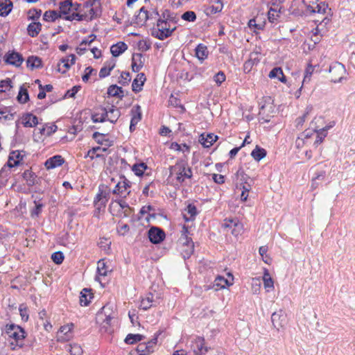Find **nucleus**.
Instances as JSON below:
<instances>
[{"label": "nucleus", "mask_w": 355, "mask_h": 355, "mask_svg": "<svg viewBox=\"0 0 355 355\" xmlns=\"http://www.w3.org/2000/svg\"><path fill=\"white\" fill-rule=\"evenodd\" d=\"M170 176L175 175L179 183H182L186 179L191 178L193 173L191 168L184 160H178L176 164L169 168Z\"/></svg>", "instance_id": "nucleus-1"}, {"label": "nucleus", "mask_w": 355, "mask_h": 355, "mask_svg": "<svg viewBox=\"0 0 355 355\" xmlns=\"http://www.w3.org/2000/svg\"><path fill=\"white\" fill-rule=\"evenodd\" d=\"M6 332L10 338L14 340V342L12 341L10 343L12 349H15L17 347H22V342L25 338V331L21 327L14 324H7Z\"/></svg>", "instance_id": "nucleus-2"}, {"label": "nucleus", "mask_w": 355, "mask_h": 355, "mask_svg": "<svg viewBox=\"0 0 355 355\" xmlns=\"http://www.w3.org/2000/svg\"><path fill=\"white\" fill-rule=\"evenodd\" d=\"M159 16V13L157 9L153 10V11L149 13L145 7L143 6L139 9L138 14L135 15L132 23L136 24L138 26H143L148 19L156 18Z\"/></svg>", "instance_id": "nucleus-3"}, {"label": "nucleus", "mask_w": 355, "mask_h": 355, "mask_svg": "<svg viewBox=\"0 0 355 355\" xmlns=\"http://www.w3.org/2000/svg\"><path fill=\"white\" fill-rule=\"evenodd\" d=\"M329 71L331 76V81L334 83L341 82L346 73L345 66L338 62H334L331 64Z\"/></svg>", "instance_id": "nucleus-4"}, {"label": "nucleus", "mask_w": 355, "mask_h": 355, "mask_svg": "<svg viewBox=\"0 0 355 355\" xmlns=\"http://www.w3.org/2000/svg\"><path fill=\"white\" fill-rule=\"evenodd\" d=\"M179 21V17L177 13L171 11L168 9L162 10L161 15H159V19L157 21V26H160L162 24L167 25L171 23L177 24Z\"/></svg>", "instance_id": "nucleus-5"}, {"label": "nucleus", "mask_w": 355, "mask_h": 355, "mask_svg": "<svg viewBox=\"0 0 355 355\" xmlns=\"http://www.w3.org/2000/svg\"><path fill=\"white\" fill-rule=\"evenodd\" d=\"M271 321L273 327L279 331L286 325L287 315L284 310L279 309L272 314Z\"/></svg>", "instance_id": "nucleus-6"}, {"label": "nucleus", "mask_w": 355, "mask_h": 355, "mask_svg": "<svg viewBox=\"0 0 355 355\" xmlns=\"http://www.w3.org/2000/svg\"><path fill=\"white\" fill-rule=\"evenodd\" d=\"M175 29V27L171 28L170 24H162L160 26H157V29L152 31V35L159 40H163L170 37Z\"/></svg>", "instance_id": "nucleus-7"}, {"label": "nucleus", "mask_w": 355, "mask_h": 355, "mask_svg": "<svg viewBox=\"0 0 355 355\" xmlns=\"http://www.w3.org/2000/svg\"><path fill=\"white\" fill-rule=\"evenodd\" d=\"M148 236L152 243L158 244L164 240L166 234L161 228L151 227L148 232Z\"/></svg>", "instance_id": "nucleus-8"}, {"label": "nucleus", "mask_w": 355, "mask_h": 355, "mask_svg": "<svg viewBox=\"0 0 355 355\" xmlns=\"http://www.w3.org/2000/svg\"><path fill=\"white\" fill-rule=\"evenodd\" d=\"M110 198L109 192L105 191L99 187L98 193L96 194L94 198V206L100 211L102 208H105L106 204Z\"/></svg>", "instance_id": "nucleus-9"}, {"label": "nucleus", "mask_w": 355, "mask_h": 355, "mask_svg": "<svg viewBox=\"0 0 355 355\" xmlns=\"http://www.w3.org/2000/svg\"><path fill=\"white\" fill-rule=\"evenodd\" d=\"M228 277H231V281H230L227 279L224 278L222 276H218L217 277H216V279L213 283V285L211 286H208L207 287L206 290L213 288L215 291H218L221 288H225L226 286L232 285L233 279H234L233 275L231 273H228Z\"/></svg>", "instance_id": "nucleus-10"}, {"label": "nucleus", "mask_w": 355, "mask_h": 355, "mask_svg": "<svg viewBox=\"0 0 355 355\" xmlns=\"http://www.w3.org/2000/svg\"><path fill=\"white\" fill-rule=\"evenodd\" d=\"M191 347L195 355H203L208 351V347L205 346V340L202 337L195 338L191 343Z\"/></svg>", "instance_id": "nucleus-11"}, {"label": "nucleus", "mask_w": 355, "mask_h": 355, "mask_svg": "<svg viewBox=\"0 0 355 355\" xmlns=\"http://www.w3.org/2000/svg\"><path fill=\"white\" fill-rule=\"evenodd\" d=\"M131 121L130 124V130L132 132L135 129V126L141 119V109L139 105H135L131 111Z\"/></svg>", "instance_id": "nucleus-12"}, {"label": "nucleus", "mask_w": 355, "mask_h": 355, "mask_svg": "<svg viewBox=\"0 0 355 355\" xmlns=\"http://www.w3.org/2000/svg\"><path fill=\"white\" fill-rule=\"evenodd\" d=\"M73 327V324L72 323L61 327L58 333V340L60 342L69 340L71 338Z\"/></svg>", "instance_id": "nucleus-13"}, {"label": "nucleus", "mask_w": 355, "mask_h": 355, "mask_svg": "<svg viewBox=\"0 0 355 355\" xmlns=\"http://www.w3.org/2000/svg\"><path fill=\"white\" fill-rule=\"evenodd\" d=\"M130 182L125 179L122 182H119L116 184L112 193L114 194H119L121 196L123 195V197H126V196L129 195L130 193V191H128V189L130 188Z\"/></svg>", "instance_id": "nucleus-14"}, {"label": "nucleus", "mask_w": 355, "mask_h": 355, "mask_svg": "<svg viewBox=\"0 0 355 355\" xmlns=\"http://www.w3.org/2000/svg\"><path fill=\"white\" fill-rule=\"evenodd\" d=\"M109 114L104 107L96 108L92 114V120L94 123H102L107 121Z\"/></svg>", "instance_id": "nucleus-15"}, {"label": "nucleus", "mask_w": 355, "mask_h": 355, "mask_svg": "<svg viewBox=\"0 0 355 355\" xmlns=\"http://www.w3.org/2000/svg\"><path fill=\"white\" fill-rule=\"evenodd\" d=\"M19 164V159H16L14 156L10 153L7 164L5 165L0 171V178H5V181H7L8 171L10 168L18 165Z\"/></svg>", "instance_id": "nucleus-16"}, {"label": "nucleus", "mask_w": 355, "mask_h": 355, "mask_svg": "<svg viewBox=\"0 0 355 355\" xmlns=\"http://www.w3.org/2000/svg\"><path fill=\"white\" fill-rule=\"evenodd\" d=\"M5 60L10 64L19 67L24 60L22 55L20 53L13 51L12 53H8L6 55Z\"/></svg>", "instance_id": "nucleus-17"}, {"label": "nucleus", "mask_w": 355, "mask_h": 355, "mask_svg": "<svg viewBox=\"0 0 355 355\" xmlns=\"http://www.w3.org/2000/svg\"><path fill=\"white\" fill-rule=\"evenodd\" d=\"M217 139L218 136L213 133H208L207 135L202 134L200 137L199 141L205 148H209L217 140Z\"/></svg>", "instance_id": "nucleus-18"}, {"label": "nucleus", "mask_w": 355, "mask_h": 355, "mask_svg": "<svg viewBox=\"0 0 355 355\" xmlns=\"http://www.w3.org/2000/svg\"><path fill=\"white\" fill-rule=\"evenodd\" d=\"M64 160L61 155H55L48 159L44 166L47 169H51L61 166L64 163Z\"/></svg>", "instance_id": "nucleus-19"}, {"label": "nucleus", "mask_w": 355, "mask_h": 355, "mask_svg": "<svg viewBox=\"0 0 355 355\" xmlns=\"http://www.w3.org/2000/svg\"><path fill=\"white\" fill-rule=\"evenodd\" d=\"M146 76L144 73L137 74V78L134 79L132 84V89L135 92H139L142 90V87L146 81Z\"/></svg>", "instance_id": "nucleus-20"}, {"label": "nucleus", "mask_w": 355, "mask_h": 355, "mask_svg": "<svg viewBox=\"0 0 355 355\" xmlns=\"http://www.w3.org/2000/svg\"><path fill=\"white\" fill-rule=\"evenodd\" d=\"M141 53H133L132 57V69L134 72H138L144 66Z\"/></svg>", "instance_id": "nucleus-21"}, {"label": "nucleus", "mask_w": 355, "mask_h": 355, "mask_svg": "<svg viewBox=\"0 0 355 355\" xmlns=\"http://www.w3.org/2000/svg\"><path fill=\"white\" fill-rule=\"evenodd\" d=\"M128 49V45L123 42H117L110 47V51L114 57H118Z\"/></svg>", "instance_id": "nucleus-22"}, {"label": "nucleus", "mask_w": 355, "mask_h": 355, "mask_svg": "<svg viewBox=\"0 0 355 355\" xmlns=\"http://www.w3.org/2000/svg\"><path fill=\"white\" fill-rule=\"evenodd\" d=\"M37 123V117L31 113H28L22 116V124L25 127H35Z\"/></svg>", "instance_id": "nucleus-23"}, {"label": "nucleus", "mask_w": 355, "mask_h": 355, "mask_svg": "<svg viewBox=\"0 0 355 355\" xmlns=\"http://www.w3.org/2000/svg\"><path fill=\"white\" fill-rule=\"evenodd\" d=\"M156 300L154 295L151 293L147 294L146 297L143 298L141 301L140 306L144 310H148L151 306L155 305Z\"/></svg>", "instance_id": "nucleus-24"}, {"label": "nucleus", "mask_w": 355, "mask_h": 355, "mask_svg": "<svg viewBox=\"0 0 355 355\" xmlns=\"http://www.w3.org/2000/svg\"><path fill=\"white\" fill-rule=\"evenodd\" d=\"M211 2L212 4L209 6L206 9L207 13L216 14L220 12L223 8L222 1L220 0H212Z\"/></svg>", "instance_id": "nucleus-25"}, {"label": "nucleus", "mask_w": 355, "mask_h": 355, "mask_svg": "<svg viewBox=\"0 0 355 355\" xmlns=\"http://www.w3.org/2000/svg\"><path fill=\"white\" fill-rule=\"evenodd\" d=\"M109 116H107V121H110L111 123H115L118 119L121 116V111L119 109L112 106L109 110H107Z\"/></svg>", "instance_id": "nucleus-26"}, {"label": "nucleus", "mask_w": 355, "mask_h": 355, "mask_svg": "<svg viewBox=\"0 0 355 355\" xmlns=\"http://www.w3.org/2000/svg\"><path fill=\"white\" fill-rule=\"evenodd\" d=\"M109 311H110L109 305H105L102 308V311L98 314V317L101 316L102 315H105V318L103 320V322H105L107 325H110L111 320L115 317L114 313H111Z\"/></svg>", "instance_id": "nucleus-27"}, {"label": "nucleus", "mask_w": 355, "mask_h": 355, "mask_svg": "<svg viewBox=\"0 0 355 355\" xmlns=\"http://www.w3.org/2000/svg\"><path fill=\"white\" fill-rule=\"evenodd\" d=\"M22 176L29 187H32L37 182V175L30 170H26Z\"/></svg>", "instance_id": "nucleus-28"}, {"label": "nucleus", "mask_w": 355, "mask_h": 355, "mask_svg": "<svg viewBox=\"0 0 355 355\" xmlns=\"http://www.w3.org/2000/svg\"><path fill=\"white\" fill-rule=\"evenodd\" d=\"M114 60L105 62L104 67H103L99 71V77L103 78L108 76L110 71L114 68Z\"/></svg>", "instance_id": "nucleus-29"}, {"label": "nucleus", "mask_w": 355, "mask_h": 355, "mask_svg": "<svg viewBox=\"0 0 355 355\" xmlns=\"http://www.w3.org/2000/svg\"><path fill=\"white\" fill-rule=\"evenodd\" d=\"M76 56L74 54H71L68 57L62 58L61 62L63 63V67L65 68L64 70L62 71L60 64H58V71L62 73H65L70 67L71 65L75 63Z\"/></svg>", "instance_id": "nucleus-30"}, {"label": "nucleus", "mask_w": 355, "mask_h": 355, "mask_svg": "<svg viewBox=\"0 0 355 355\" xmlns=\"http://www.w3.org/2000/svg\"><path fill=\"white\" fill-rule=\"evenodd\" d=\"M268 76L270 78H277L282 83L286 82V76H284L282 69L280 67L273 68L269 73Z\"/></svg>", "instance_id": "nucleus-31"}, {"label": "nucleus", "mask_w": 355, "mask_h": 355, "mask_svg": "<svg viewBox=\"0 0 355 355\" xmlns=\"http://www.w3.org/2000/svg\"><path fill=\"white\" fill-rule=\"evenodd\" d=\"M42 29V24L40 22H32L27 27L28 35L32 37H36Z\"/></svg>", "instance_id": "nucleus-32"}, {"label": "nucleus", "mask_w": 355, "mask_h": 355, "mask_svg": "<svg viewBox=\"0 0 355 355\" xmlns=\"http://www.w3.org/2000/svg\"><path fill=\"white\" fill-rule=\"evenodd\" d=\"M107 94L110 96L118 97L122 98L123 97V90L121 87L116 85H112L107 89Z\"/></svg>", "instance_id": "nucleus-33"}, {"label": "nucleus", "mask_w": 355, "mask_h": 355, "mask_svg": "<svg viewBox=\"0 0 355 355\" xmlns=\"http://www.w3.org/2000/svg\"><path fill=\"white\" fill-rule=\"evenodd\" d=\"M73 8V3L71 0H65L60 4V15H68L69 12Z\"/></svg>", "instance_id": "nucleus-34"}, {"label": "nucleus", "mask_w": 355, "mask_h": 355, "mask_svg": "<svg viewBox=\"0 0 355 355\" xmlns=\"http://www.w3.org/2000/svg\"><path fill=\"white\" fill-rule=\"evenodd\" d=\"M328 8L327 5L324 3H320L315 6H309L307 10L311 13L324 14L326 12V10Z\"/></svg>", "instance_id": "nucleus-35"}, {"label": "nucleus", "mask_w": 355, "mask_h": 355, "mask_svg": "<svg viewBox=\"0 0 355 355\" xmlns=\"http://www.w3.org/2000/svg\"><path fill=\"white\" fill-rule=\"evenodd\" d=\"M107 148H101L99 146L92 148L89 150H88L87 155L85 157H89L91 159H94L96 157H101L102 155L100 153L101 152H105Z\"/></svg>", "instance_id": "nucleus-36"}, {"label": "nucleus", "mask_w": 355, "mask_h": 355, "mask_svg": "<svg viewBox=\"0 0 355 355\" xmlns=\"http://www.w3.org/2000/svg\"><path fill=\"white\" fill-rule=\"evenodd\" d=\"M280 8H278V6H277V8L270 7L268 12V19L269 21L271 23L276 22L280 17Z\"/></svg>", "instance_id": "nucleus-37"}, {"label": "nucleus", "mask_w": 355, "mask_h": 355, "mask_svg": "<svg viewBox=\"0 0 355 355\" xmlns=\"http://www.w3.org/2000/svg\"><path fill=\"white\" fill-rule=\"evenodd\" d=\"M266 150L264 148L256 146L255 148L251 153V156L254 160L259 162L266 156Z\"/></svg>", "instance_id": "nucleus-38"}, {"label": "nucleus", "mask_w": 355, "mask_h": 355, "mask_svg": "<svg viewBox=\"0 0 355 355\" xmlns=\"http://www.w3.org/2000/svg\"><path fill=\"white\" fill-rule=\"evenodd\" d=\"M195 51L196 55L199 60H204L205 58H207L208 55V51L207 48L205 45L202 44H199L196 46Z\"/></svg>", "instance_id": "nucleus-39"}, {"label": "nucleus", "mask_w": 355, "mask_h": 355, "mask_svg": "<svg viewBox=\"0 0 355 355\" xmlns=\"http://www.w3.org/2000/svg\"><path fill=\"white\" fill-rule=\"evenodd\" d=\"M27 67L33 69H38L42 67V60L39 57L30 56L26 61Z\"/></svg>", "instance_id": "nucleus-40"}, {"label": "nucleus", "mask_w": 355, "mask_h": 355, "mask_svg": "<svg viewBox=\"0 0 355 355\" xmlns=\"http://www.w3.org/2000/svg\"><path fill=\"white\" fill-rule=\"evenodd\" d=\"M263 286L267 292L274 289V282L269 272L266 271L263 277Z\"/></svg>", "instance_id": "nucleus-41"}, {"label": "nucleus", "mask_w": 355, "mask_h": 355, "mask_svg": "<svg viewBox=\"0 0 355 355\" xmlns=\"http://www.w3.org/2000/svg\"><path fill=\"white\" fill-rule=\"evenodd\" d=\"M89 292V290L87 288H84L81 293L80 296V304L81 306H87L90 300L92 299L91 294H88Z\"/></svg>", "instance_id": "nucleus-42"}, {"label": "nucleus", "mask_w": 355, "mask_h": 355, "mask_svg": "<svg viewBox=\"0 0 355 355\" xmlns=\"http://www.w3.org/2000/svg\"><path fill=\"white\" fill-rule=\"evenodd\" d=\"M17 101L20 103H26L29 100V95L28 93V90L24 86H21L19 94L17 95Z\"/></svg>", "instance_id": "nucleus-43"}, {"label": "nucleus", "mask_w": 355, "mask_h": 355, "mask_svg": "<svg viewBox=\"0 0 355 355\" xmlns=\"http://www.w3.org/2000/svg\"><path fill=\"white\" fill-rule=\"evenodd\" d=\"M59 17H61V15L55 10L46 11L43 15V19L46 21H54Z\"/></svg>", "instance_id": "nucleus-44"}, {"label": "nucleus", "mask_w": 355, "mask_h": 355, "mask_svg": "<svg viewBox=\"0 0 355 355\" xmlns=\"http://www.w3.org/2000/svg\"><path fill=\"white\" fill-rule=\"evenodd\" d=\"M12 2L9 1V3L3 2L0 1V15L1 16H7L12 10Z\"/></svg>", "instance_id": "nucleus-45"}, {"label": "nucleus", "mask_w": 355, "mask_h": 355, "mask_svg": "<svg viewBox=\"0 0 355 355\" xmlns=\"http://www.w3.org/2000/svg\"><path fill=\"white\" fill-rule=\"evenodd\" d=\"M334 125V122L331 125L326 126L323 128L320 129L318 131L317 139L315 141V144H318L322 142L323 139L327 136V130Z\"/></svg>", "instance_id": "nucleus-46"}, {"label": "nucleus", "mask_w": 355, "mask_h": 355, "mask_svg": "<svg viewBox=\"0 0 355 355\" xmlns=\"http://www.w3.org/2000/svg\"><path fill=\"white\" fill-rule=\"evenodd\" d=\"M108 267L104 261V259H101L98 262L97 272L99 276L105 277L109 272Z\"/></svg>", "instance_id": "nucleus-47"}, {"label": "nucleus", "mask_w": 355, "mask_h": 355, "mask_svg": "<svg viewBox=\"0 0 355 355\" xmlns=\"http://www.w3.org/2000/svg\"><path fill=\"white\" fill-rule=\"evenodd\" d=\"M170 148L171 150H176V151H182L183 153H184V152L189 153V151H190L189 146L187 145L186 144L180 145V144H178L177 142H172L171 144Z\"/></svg>", "instance_id": "nucleus-48"}, {"label": "nucleus", "mask_w": 355, "mask_h": 355, "mask_svg": "<svg viewBox=\"0 0 355 355\" xmlns=\"http://www.w3.org/2000/svg\"><path fill=\"white\" fill-rule=\"evenodd\" d=\"M144 338V336L143 335L130 334L126 336V338L125 339V342L128 344L132 345L138 341H141Z\"/></svg>", "instance_id": "nucleus-49"}, {"label": "nucleus", "mask_w": 355, "mask_h": 355, "mask_svg": "<svg viewBox=\"0 0 355 355\" xmlns=\"http://www.w3.org/2000/svg\"><path fill=\"white\" fill-rule=\"evenodd\" d=\"M67 350L71 355H82L83 354V349L78 344L73 343L68 345Z\"/></svg>", "instance_id": "nucleus-50"}, {"label": "nucleus", "mask_w": 355, "mask_h": 355, "mask_svg": "<svg viewBox=\"0 0 355 355\" xmlns=\"http://www.w3.org/2000/svg\"><path fill=\"white\" fill-rule=\"evenodd\" d=\"M185 211L190 215V218H188L184 216L186 221L193 220L198 214L196 207L193 204H189L185 209Z\"/></svg>", "instance_id": "nucleus-51"}, {"label": "nucleus", "mask_w": 355, "mask_h": 355, "mask_svg": "<svg viewBox=\"0 0 355 355\" xmlns=\"http://www.w3.org/2000/svg\"><path fill=\"white\" fill-rule=\"evenodd\" d=\"M146 168V164L143 162L139 164H135L132 166V171L135 172V174L137 176H141Z\"/></svg>", "instance_id": "nucleus-52"}, {"label": "nucleus", "mask_w": 355, "mask_h": 355, "mask_svg": "<svg viewBox=\"0 0 355 355\" xmlns=\"http://www.w3.org/2000/svg\"><path fill=\"white\" fill-rule=\"evenodd\" d=\"M12 87V80L10 78H8L0 81V92L10 91Z\"/></svg>", "instance_id": "nucleus-53"}, {"label": "nucleus", "mask_w": 355, "mask_h": 355, "mask_svg": "<svg viewBox=\"0 0 355 355\" xmlns=\"http://www.w3.org/2000/svg\"><path fill=\"white\" fill-rule=\"evenodd\" d=\"M256 58H252V54L250 55V59L245 62L243 64V71L245 73H249L253 65L256 63Z\"/></svg>", "instance_id": "nucleus-54"}, {"label": "nucleus", "mask_w": 355, "mask_h": 355, "mask_svg": "<svg viewBox=\"0 0 355 355\" xmlns=\"http://www.w3.org/2000/svg\"><path fill=\"white\" fill-rule=\"evenodd\" d=\"M131 80V76L129 72L123 71L121 73L119 83L122 85H127Z\"/></svg>", "instance_id": "nucleus-55"}, {"label": "nucleus", "mask_w": 355, "mask_h": 355, "mask_svg": "<svg viewBox=\"0 0 355 355\" xmlns=\"http://www.w3.org/2000/svg\"><path fill=\"white\" fill-rule=\"evenodd\" d=\"M157 342V336H155V338H153L148 342L145 343V344L146 345V348H147L146 350H148V355L155 351V348L156 347Z\"/></svg>", "instance_id": "nucleus-56"}, {"label": "nucleus", "mask_w": 355, "mask_h": 355, "mask_svg": "<svg viewBox=\"0 0 355 355\" xmlns=\"http://www.w3.org/2000/svg\"><path fill=\"white\" fill-rule=\"evenodd\" d=\"M181 18L185 21L193 22L196 19V15L193 11H187L182 15Z\"/></svg>", "instance_id": "nucleus-57"}, {"label": "nucleus", "mask_w": 355, "mask_h": 355, "mask_svg": "<svg viewBox=\"0 0 355 355\" xmlns=\"http://www.w3.org/2000/svg\"><path fill=\"white\" fill-rule=\"evenodd\" d=\"M41 14H42V10L40 9H36V8L31 9L28 11V18H29V19H31V20H37L40 17Z\"/></svg>", "instance_id": "nucleus-58"}, {"label": "nucleus", "mask_w": 355, "mask_h": 355, "mask_svg": "<svg viewBox=\"0 0 355 355\" xmlns=\"http://www.w3.org/2000/svg\"><path fill=\"white\" fill-rule=\"evenodd\" d=\"M51 259L56 264H60L64 260V255L62 252H55L52 254Z\"/></svg>", "instance_id": "nucleus-59"}, {"label": "nucleus", "mask_w": 355, "mask_h": 355, "mask_svg": "<svg viewBox=\"0 0 355 355\" xmlns=\"http://www.w3.org/2000/svg\"><path fill=\"white\" fill-rule=\"evenodd\" d=\"M85 17H86L83 15H80L77 12H73L71 15H68L65 16L64 18L66 20H69V21H72L74 19L78 20V21H82L84 19H85Z\"/></svg>", "instance_id": "nucleus-60"}, {"label": "nucleus", "mask_w": 355, "mask_h": 355, "mask_svg": "<svg viewBox=\"0 0 355 355\" xmlns=\"http://www.w3.org/2000/svg\"><path fill=\"white\" fill-rule=\"evenodd\" d=\"M225 75L223 71L218 72L214 76V80L218 85H220L225 80Z\"/></svg>", "instance_id": "nucleus-61"}, {"label": "nucleus", "mask_w": 355, "mask_h": 355, "mask_svg": "<svg viewBox=\"0 0 355 355\" xmlns=\"http://www.w3.org/2000/svg\"><path fill=\"white\" fill-rule=\"evenodd\" d=\"M80 88L81 87L79 85L73 86L71 89L67 91L64 97L74 98L75 95L78 92Z\"/></svg>", "instance_id": "nucleus-62"}, {"label": "nucleus", "mask_w": 355, "mask_h": 355, "mask_svg": "<svg viewBox=\"0 0 355 355\" xmlns=\"http://www.w3.org/2000/svg\"><path fill=\"white\" fill-rule=\"evenodd\" d=\"M179 240L183 245H187L188 247H190L191 249L193 248V241L191 238L189 237V236H181Z\"/></svg>", "instance_id": "nucleus-63"}, {"label": "nucleus", "mask_w": 355, "mask_h": 355, "mask_svg": "<svg viewBox=\"0 0 355 355\" xmlns=\"http://www.w3.org/2000/svg\"><path fill=\"white\" fill-rule=\"evenodd\" d=\"M146 349L147 348L145 343H141L137 347V352L140 355H148V350H146Z\"/></svg>", "instance_id": "nucleus-64"}]
</instances>
